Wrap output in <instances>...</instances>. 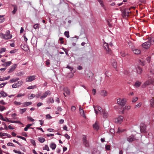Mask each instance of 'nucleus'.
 I'll return each instance as SVG.
<instances>
[{
    "mask_svg": "<svg viewBox=\"0 0 154 154\" xmlns=\"http://www.w3.org/2000/svg\"><path fill=\"white\" fill-rule=\"evenodd\" d=\"M113 45L112 43H109V45L107 43H105L103 45V47L105 53L107 54H111L112 53V51L109 46L112 47Z\"/></svg>",
    "mask_w": 154,
    "mask_h": 154,
    "instance_id": "nucleus-1",
    "label": "nucleus"
},
{
    "mask_svg": "<svg viewBox=\"0 0 154 154\" xmlns=\"http://www.w3.org/2000/svg\"><path fill=\"white\" fill-rule=\"evenodd\" d=\"M87 137L85 135H83L82 141L84 146L86 147H88L89 146L88 141L87 140Z\"/></svg>",
    "mask_w": 154,
    "mask_h": 154,
    "instance_id": "nucleus-2",
    "label": "nucleus"
},
{
    "mask_svg": "<svg viewBox=\"0 0 154 154\" xmlns=\"http://www.w3.org/2000/svg\"><path fill=\"white\" fill-rule=\"evenodd\" d=\"M117 103L122 107L124 106L126 103V100L125 99L119 98L117 100Z\"/></svg>",
    "mask_w": 154,
    "mask_h": 154,
    "instance_id": "nucleus-3",
    "label": "nucleus"
},
{
    "mask_svg": "<svg viewBox=\"0 0 154 154\" xmlns=\"http://www.w3.org/2000/svg\"><path fill=\"white\" fill-rule=\"evenodd\" d=\"M131 14V12L130 11H124L122 12V16L123 17L127 19Z\"/></svg>",
    "mask_w": 154,
    "mask_h": 154,
    "instance_id": "nucleus-4",
    "label": "nucleus"
},
{
    "mask_svg": "<svg viewBox=\"0 0 154 154\" xmlns=\"http://www.w3.org/2000/svg\"><path fill=\"white\" fill-rule=\"evenodd\" d=\"M123 119V117L122 116H120L118 118L115 119V122L120 124L122 122Z\"/></svg>",
    "mask_w": 154,
    "mask_h": 154,
    "instance_id": "nucleus-5",
    "label": "nucleus"
},
{
    "mask_svg": "<svg viewBox=\"0 0 154 154\" xmlns=\"http://www.w3.org/2000/svg\"><path fill=\"white\" fill-rule=\"evenodd\" d=\"M51 94V92L50 91L48 90L47 91L43 94V95L42 96L40 97V98L42 100L44 98L46 97L47 95H50Z\"/></svg>",
    "mask_w": 154,
    "mask_h": 154,
    "instance_id": "nucleus-6",
    "label": "nucleus"
},
{
    "mask_svg": "<svg viewBox=\"0 0 154 154\" xmlns=\"http://www.w3.org/2000/svg\"><path fill=\"white\" fill-rule=\"evenodd\" d=\"M150 45V43L148 41L147 42L143 43L142 46L144 48L146 49H148L149 48Z\"/></svg>",
    "mask_w": 154,
    "mask_h": 154,
    "instance_id": "nucleus-7",
    "label": "nucleus"
},
{
    "mask_svg": "<svg viewBox=\"0 0 154 154\" xmlns=\"http://www.w3.org/2000/svg\"><path fill=\"white\" fill-rule=\"evenodd\" d=\"M93 107L94 109V111L96 114H97L98 113V111L97 110H98L100 112V113H101V112H103V111L102 110L101 108L99 106H95L94 105L93 106Z\"/></svg>",
    "mask_w": 154,
    "mask_h": 154,
    "instance_id": "nucleus-8",
    "label": "nucleus"
},
{
    "mask_svg": "<svg viewBox=\"0 0 154 154\" xmlns=\"http://www.w3.org/2000/svg\"><path fill=\"white\" fill-rule=\"evenodd\" d=\"M151 79H149L146 81L142 85V88H145L146 86L151 84Z\"/></svg>",
    "mask_w": 154,
    "mask_h": 154,
    "instance_id": "nucleus-9",
    "label": "nucleus"
},
{
    "mask_svg": "<svg viewBox=\"0 0 154 154\" xmlns=\"http://www.w3.org/2000/svg\"><path fill=\"white\" fill-rule=\"evenodd\" d=\"M36 76L35 75H31L28 77L26 79V82H31L33 81L35 79V78Z\"/></svg>",
    "mask_w": 154,
    "mask_h": 154,
    "instance_id": "nucleus-10",
    "label": "nucleus"
},
{
    "mask_svg": "<svg viewBox=\"0 0 154 154\" xmlns=\"http://www.w3.org/2000/svg\"><path fill=\"white\" fill-rule=\"evenodd\" d=\"M146 130V125L144 123H141L140 125V130L141 132H144Z\"/></svg>",
    "mask_w": 154,
    "mask_h": 154,
    "instance_id": "nucleus-11",
    "label": "nucleus"
},
{
    "mask_svg": "<svg viewBox=\"0 0 154 154\" xmlns=\"http://www.w3.org/2000/svg\"><path fill=\"white\" fill-rule=\"evenodd\" d=\"M23 83V82L21 81H18L17 83L13 84L12 87L13 88H15L17 87H18L21 85Z\"/></svg>",
    "mask_w": 154,
    "mask_h": 154,
    "instance_id": "nucleus-12",
    "label": "nucleus"
},
{
    "mask_svg": "<svg viewBox=\"0 0 154 154\" xmlns=\"http://www.w3.org/2000/svg\"><path fill=\"white\" fill-rule=\"evenodd\" d=\"M100 95L103 97H105L108 94V92L105 90H101L100 92Z\"/></svg>",
    "mask_w": 154,
    "mask_h": 154,
    "instance_id": "nucleus-13",
    "label": "nucleus"
},
{
    "mask_svg": "<svg viewBox=\"0 0 154 154\" xmlns=\"http://www.w3.org/2000/svg\"><path fill=\"white\" fill-rule=\"evenodd\" d=\"M135 139L134 138L133 135H131L127 138V140L128 142H131L134 140Z\"/></svg>",
    "mask_w": 154,
    "mask_h": 154,
    "instance_id": "nucleus-14",
    "label": "nucleus"
},
{
    "mask_svg": "<svg viewBox=\"0 0 154 154\" xmlns=\"http://www.w3.org/2000/svg\"><path fill=\"white\" fill-rule=\"evenodd\" d=\"M146 60V59L145 58H142L140 60V63L141 65L144 66L145 64Z\"/></svg>",
    "mask_w": 154,
    "mask_h": 154,
    "instance_id": "nucleus-15",
    "label": "nucleus"
},
{
    "mask_svg": "<svg viewBox=\"0 0 154 154\" xmlns=\"http://www.w3.org/2000/svg\"><path fill=\"white\" fill-rule=\"evenodd\" d=\"M17 67V64H14L11 67L9 70L8 71V73L13 72Z\"/></svg>",
    "mask_w": 154,
    "mask_h": 154,
    "instance_id": "nucleus-16",
    "label": "nucleus"
},
{
    "mask_svg": "<svg viewBox=\"0 0 154 154\" xmlns=\"http://www.w3.org/2000/svg\"><path fill=\"white\" fill-rule=\"evenodd\" d=\"M94 74L91 72H90L87 74L88 79V80L92 79L93 77Z\"/></svg>",
    "mask_w": 154,
    "mask_h": 154,
    "instance_id": "nucleus-17",
    "label": "nucleus"
},
{
    "mask_svg": "<svg viewBox=\"0 0 154 154\" xmlns=\"http://www.w3.org/2000/svg\"><path fill=\"white\" fill-rule=\"evenodd\" d=\"M12 37V35L11 34L4 35L3 37L5 39H7L11 38Z\"/></svg>",
    "mask_w": 154,
    "mask_h": 154,
    "instance_id": "nucleus-18",
    "label": "nucleus"
},
{
    "mask_svg": "<svg viewBox=\"0 0 154 154\" xmlns=\"http://www.w3.org/2000/svg\"><path fill=\"white\" fill-rule=\"evenodd\" d=\"M112 66L114 68H116L117 67V63L116 62L114 59L112 60Z\"/></svg>",
    "mask_w": 154,
    "mask_h": 154,
    "instance_id": "nucleus-19",
    "label": "nucleus"
},
{
    "mask_svg": "<svg viewBox=\"0 0 154 154\" xmlns=\"http://www.w3.org/2000/svg\"><path fill=\"white\" fill-rule=\"evenodd\" d=\"M64 91L67 95H69L70 94L69 90L68 89V88L65 87L63 89Z\"/></svg>",
    "mask_w": 154,
    "mask_h": 154,
    "instance_id": "nucleus-20",
    "label": "nucleus"
},
{
    "mask_svg": "<svg viewBox=\"0 0 154 154\" xmlns=\"http://www.w3.org/2000/svg\"><path fill=\"white\" fill-rule=\"evenodd\" d=\"M132 51L134 54H139L141 52V51L140 50L137 49H132Z\"/></svg>",
    "mask_w": 154,
    "mask_h": 154,
    "instance_id": "nucleus-21",
    "label": "nucleus"
},
{
    "mask_svg": "<svg viewBox=\"0 0 154 154\" xmlns=\"http://www.w3.org/2000/svg\"><path fill=\"white\" fill-rule=\"evenodd\" d=\"M141 84V83L139 81H137L135 83L134 86H135L136 88H137Z\"/></svg>",
    "mask_w": 154,
    "mask_h": 154,
    "instance_id": "nucleus-22",
    "label": "nucleus"
},
{
    "mask_svg": "<svg viewBox=\"0 0 154 154\" xmlns=\"http://www.w3.org/2000/svg\"><path fill=\"white\" fill-rule=\"evenodd\" d=\"M12 6L14 7V10L12 11V13L14 14H15L17 10V7L16 5H12Z\"/></svg>",
    "mask_w": 154,
    "mask_h": 154,
    "instance_id": "nucleus-23",
    "label": "nucleus"
},
{
    "mask_svg": "<svg viewBox=\"0 0 154 154\" xmlns=\"http://www.w3.org/2000/svg\"><path fill=\"white\" fill-rule=\"evenodd\" d=\"M50 146L52 149H54L56 148V145L54 143H52L50 144Z\"/></svg>",
    "mask_w": 154,
    "mask_h": 154,
    "instance_id": "nucleus-24",
    "label": "nucleus"
},
{
    "mask_svg": "<svg viewBox=\"0 0 154 154\" xmlns=\"http://www.w3.org/2000/svg\"><path fill=\"white\" fill-rule=\"evenodd\" d=\"M19 79V78H15L11 79L9 81V82L10 83H13L15 82Z\"/></svg>",
    "mask_w": 154,
    "mask_h": 154,
    "instance_id": "nucleus-25",
    "label": "nucleus"
},
{
    "mask_svg": "<svg viewBox=\"0 0 154 154\" xmlns=\"http://www.w3.org/2000/svg\"><path fill=\"white\" fill-rule=\"evenodd\" d=\"M32 102H26L24 103V106H23L24 107H26V106H29L31 104H32Z\"/></svg>",
    "mask_w": 154,
    "mask_h": 154,
    "instance_id": "nucleus-26",
    "label": "nucleus"
},
{
    "mask_svg": "<svg viewBox=\"0 0 154 154\" xmlns=\"http://www.w3.org/2000/svg\"><path fill=\"white\" fill-rule=\"evenodd\" d=\"M48 101L47 103H53L54 102V100L52 97H49L48 98Z\"/></svg>",
    "mask_w": 154,
    "mask_h": 154,
    "instance_id": "nucleus-27",
    "label": "nucleus"
},
{
    "mask_svg": "<svg viewBox=\"0 0 154 154\" xmlns=\"http://www.w3.org/2000/svg\"><path fill=\"white\" fill-rule=\"evenodd\" d=\"M74 75L73 73L72 72H70L67 75V77L68 78H72L73 76Z\"/></svg>",
    "mask_w": 154,
    "mask_h": 154,
    "instance_id": "nucleus-28",
    "label": "nucleus"
},
{
    "mask_svg": "<svg viewBox=\"0 0 154 154\" xmlns=\"http://www.w3.org/2000/svg\"><path fill=\"white\" fill-rule=\"evenodd\" d=\"M103 117L104 118H106L108 117V113L106 112L105 110L104 111Z\"/></svg>",
    "mask_w": 154,
    "mask_h": 154,
    "instance_id": "nucleus-29",
    "label": "nucleus"
},
{
    "mask_svg": "<svg viewBox=\"0 0 154 154\" xmlns=\"http://www.w3.org/2000/svg\"><path fill=\"white\" fill-rule=\"evenodd\" d=\"M137 73L139 74H141L142 70V68L140 67L139 66H138L137 68Z\"/></svg>",
    "mask_w": 154,
    "mask_h": 154,
    "instance_id": "nucleus-30",
    "label": "nucleus"
},
{
    "mask_svg": "<svg viewBox=\"0 0 154 154\" xmlns=\"http://www.w3.org/2000/svg\"><path fill=\"white\" fill-rule=\"evenodd\" d=\"M150 102L151 106L152 107H154V100L153 98L150 100Z\"/></svg>",
    "mask_w": 154,
    "mask_h": 154,
    "instance_id": "nucleus-31",
    "label": "nucleus"
},
{
    "mask_svg": "<svg viewBox=\"0 0 154 154\" xmlns=\"http://www.w3.org/2000/svg\"><path fill=\"white\" fill-rule=\"evenodd\" d=\"M11 61L7 62L3 64L4 66H9L11 64Z\"/></svg>",
    "mask_w": 154,
    "mask_h": 154,
    "instance_id": "nucleus-32",
    "label": "nucleus"
},
{
    "mask_svg": "<svg viewBox=\"0 0 154 154\" xmlns=\"http://www.w3.org/2000/svg\"><path fill=\"white\" fill-rule=\"evenodd\" d=\"M38 140L42 143H43L45 140L44 138L41 137L38 138Z\"/></svg>",
    "mask_w": 154,
    "mask_h": 154,
    "instance_id": "nucleus-33",
    "label": "nucleus"
},
{
    "mask_svg": "<svg viewBox=\"0 0 154 154\" xmlns=\"http://www.w3.org/2000/svg\"><path fill=\"white\" fill-rule=\"evenodd\" d=\"M93 127L94 129H96L97 130L98 129L99 126L97 122H96L95 124L93 125Z\"/></svg>",
    "mask_w": 154,
    "mask_h": 154,
    "instance_id": "nucleus-34",
    "label": "nucleus"
},
{
    "mask_svg": "<svg viewBox=\"0 0 154 154\" xmlns=\"http://www.w3.org/2000/svg\"><path fill=\"white\" fill-rule=\"evenodd\" d=\"M1 95L2 96V97H5L7 96V94L4 91H1Z\"/></svg>",
    "mask_w": 154,
    "mask_h": 154,
    "instance_id": "nucleus-35",
    "label": "nucleus"
},
{
    "mask_svg": "<svg viewBox=\"0 0 154 154\" xmlns=\"http://www.w3.org/2000/svg\"><path fill=\"white\" fill-rule=\"evenodd\" d=\"M4 16L0 15V23L3 22L5 20V19L3 17Z\"/></svg>",
    "mask_w": 154,
    "mask_h": 154,
    "instance_id": "nucleus-36",
    "label": "nucleus"
},
{
    "mask_svg": "<svg viewBox=\"0 0 154 154\" xmlns=\"http://www.w3.org/2000/svg\"><path fill=\"white\" fill-rule=\"evenodd\" d=\"M150 45H153L154 44V38H151L149 41Z\"/></svg>",
    "mask_w": 154,
    "mask_h": 154,
    "instance_id": "nucleus-37",
    "label": "nucleus"
},
{
    "mask_svg": "<svg viewBox=\"0 0 154 154\" xmlns=\"http://www.w3.org/2000/svg\"><path fill=\"white\" fill-rule=\"evenodd\" d=\"M7 119L8 120V122H11V123H20V122L19 121H11V120H9V119H8V118H7Z\"/></svg>",
    "mask_w": 154,
    "mask_h": 154,
    "instance_id": "nucleus-38",
    "label": "nucleus"
},
{
    "mask_svg": "<svg viewBox=\"0 0 154 154\" xmlns=\"http://www.w3.org/2000/svg\"><path fill=\"white\" fill-rule=\"evenodd\" d=\"M27 109L26 108L24 109H20V112L21 114H23L24 112H25Z\"/></svg>",
    "mask_w": 154,
    "mask_h": 154,
    "instance_id": "nucleus-39",
    "label": "nucleus"
},
{
    "mask_svg": "<svg viewBox=\"0 0 154 154\" xmlns=\"http://www.w3.org/2000/svg\"><path fill=\"white\" fill-rule=\"evenodd\" d=\"M43 150H46L48 151H49V147L47 145H45V147H43Z\"/></svg>",
    "mask_w": 154,
    "mask_h": 154,
    "instance_id": "nucleus-40",
    "label": "nucleus"
},
{
    "mask_svg": "<svg viewBox=\"0 0 154 154\" xmlns=\"http://www.w3.org/2000/svg\"><path fill=\"white\" fill-rule=\"evenodd\" d=\"M125 131V129H121L120 128H119L118 129V131H117L118 133H119Z\"/></svg>",
    "mask_w": 154,
    "mask_h": 154,
    "instance_id": "nucleus-41",
    "label": "nucleus"
},
{
    "mask_svg": "<svg viewBox=\"0 0 154 154\" xmlns=\"http://www.w3.org/2000/svg\"><path fill=\"white\" fill-rule=\"evenodd\" d=\"M64 35L67 38H68L69 37V31H65L64 32Z\"/></svg>",
    "mask_w": 154,
    "mask_h": 154,
    "instance_id": "nucleus-42",
    "label": "nucleus"
},
{
    "mask_svg": "<svg viewBox=\"0 0 154 154\" xmlns=\"http://www.w3.org/2000/svg\"><path fill=\"white\" fill-rule=\"evenodd\" d=\"M36 88V86L35 85H34L33 86H29L27 87V88L28 89H33L34 88Z\"/></svg>",
    "mask_w": 154,
    "mask_h": 154,
    "instance_id": "nucleus-43",
    "label": "nucleus"
},
{
    "mask_svg": "<svg viewBox=\"0 0 154 154\" xmlns=\"http://www.w3.org/2000/svg\"><path fill=\"white\" fill-rule=\"evenodd\" d=\"M6 50V48H1L0 50V54H2L3 52H5V51Z\"/></svg>",
    "mask_w": 154,
    "mask_h": 154,
    "instance_id": "nucleus-44",
    "label": "nucleus"
},
{
    "mask_svg": "<svg viewBox=\"0 0 154 154\" xmlns=\"http://www.w3.org/2000/svg\"><path fill=\"white\" fill-rule=\"evenodd\" d=\"M39 27L38 24H35L33 26V28L35 29L39 28Z\"/></svg>",
    "mask_w": 154,
    "mask_h": 154,
    "instance_id": "nucleus-45",
    "label": "nucleus"
},
{
    "mask_svg": "<svg viewBox=\"0 0 154 154\" xmlns=\"http://www.w3.org/2000/svg\"><path fill=\"white\" fill-rule=\"evenodd\" d=\"M80 114L81 116L83 117H85V115L83 110H82V111L80 112Z\"/></svg>",
    "mask_w": 154,
    "mask_h": 154,
    "instance_id": "nucleus-46",
    "label": "nucleus"
},
{
    "mask_svg": "<svg viewBox=\"0 0 154 154\" xmlns=\"http://www.w3.org/2000/svg\"><path fill=\"white\" fill-rule=\"evenodd\" d=\"M110 146L109 145H106L105 146L106 149L107 150H110Z\"/></svg>",
    "mask_w": 154,
    "mask_h": 154,
    "instance_id": "nucleus-47",
    "label": "nucleus"
},
{
    "mask_svg": "<svg viewBox=\"0 0 154 154\" xmlns=\"http://www.w3.org/2000/svg\"><path fill=\"white\" fill-rule=\"evenodd\" d=\"M5 109V106H3L0 105V110L1 111H3Z\"/></svg>",
    "mask_w": 154,
    "mask_h": 154,
    "instance_id": "nucleus-48",
    "label": "nucleus"
},
{
    "mask_svg": "<svg viewBox=\"0 0 154 154\" xmlns=\"http://www.w3.org/2000/svg\"><path fill=\"white\" fill-rule=\"evenodd\" d=\"M131 108V107L130 106H125L123 108V110H124L125 109H127L128 110L130 109Z\"/></svg>",
    "mask_w": 154,
    "mask_h": 154,
    "instance_id": "nucleus-49",
    "label": "nucleus"
},
{
    "mask_svg": "<svg viewBox=\"0 0 154 154\" xmlns=\"http://www.w3.org/2000/svg\"><path fill=\"white\" fill-rule=\"evenodd\" d=\"M149 72L152 74H154V69L151 68L149 70Z\"/></svg>",
    "mask_w": 154,
    "mask_h": 154,
    "instance_id": "nucleus-50",
    "label": "nucleus"
},
{
    "mask_svg": "<svg viewBox=\"0 0 154 154\" xmlns=\"http://www.w3.org/2000/svg\"><path fill=\"white\" fill-rule=\"evenodd\" d=\"M31 143H32V144L33 146H36L35 143V141L34 140H33V139L31 140Z\"/></svg>",
    "mask_w": 154,
    "mask_h": 154,
    "instance_id": "nucleus-51",
    "label": "nucleus"
},
{
    "mask_svg": "<svg viewBox=\"0 0 154 154\" xmlns=\"http://www.w3.org/2000/svg\"><path fill=\"white\" fill-rule=\"evenodd\" d=\"M71 109L72 111H74L76 109V108L75 106H71Z\"/></svg>",
    "mask_w": 154,
    "mask_h": 154,
    "instance_id": "nucleus-52",
    "label": "nucleus"
},
{
    "mask_svg": "<svg viewBox=\"0 0 154 154\" xmlns=\"http://www.w3.org/2000/svg\"><path fill=\"white\" fill-rule=\"evenodd\" d=\"M138 99V98L137 97H134L133 98L132 102H135Z\"/></svg>",
    "mask_w": 154,
    "mask_h": 154,
    "instance_id": "nucleus-53",
    "label": "nucleus"
},
{
    "mask_svg": "<svg viewBox=\"0 0 154 154\" xmlns=\"http://www.w3.org/2000/svg\"><path fill=\"white\" fill-rule=\"evenodd\" d=\"M142 104V103H139L138 104L136 105L135 106V108H137V107H140Z\"/></svg>",
    "mask_w": 154,
    "mask_h": 154,
    "instance_id": "nucleus-54",
    "label": "nucleus"
},
{
    "mask_svg": "<svg viewBox=\"0 0 154 154\" xmlns=\"http://www.w3.org/2000/svg\"><path fill=\"white\" fill-rule=\"evenodd\" d=\"M15 104L16 105H20L21 104V103L20 102H17L15 101L14 102Z\"/></svg>",
    "mask_w": 154,
    "mask_h": 154,
    "instance_id": "nucleus-55",
    "label": "nucleus"
},
{
    "mask_svg": "<svg viewBox=\"0 0 154 154\" xmlns=\"http://www.w3.org/2000/svg\"><path fill=\"white\" fill-rule=\"evenodd\" d=\"M7 145L8 146H14V144L13 143H10V142L8 143H7Z\"/></svg>",
    "mask_w": 154,
    "mask_h": 154,
    "instance_id": "nucleus-56",
    "label": "nucleus"
},
{
    "mask_svg": "<svg viewBox=\"0 0 154 154\" xmlns=\"http://www.w3.org/2000/svg\"><path fill=\"white\" fill-rule=\"evenodd\" d=\"M120 54H121V55L122 56V57H125V52L124 51H121L120 53Z\"/></svg>",
    "mask_w": 154,
    "mask_h": 154,
    "instance_id": "nucleus-57",
    "label": "nucleus"
},
{
    "mask_svg": "<svg viewBox=\"0 0 154 154\" xmlns=\"http://www.w3.org/2000/svg\"><path fill=\"white\" fill-rule=\"evenodd\" d=\"M17 49H14V50L11 51L10 52V53L11 54L14 53H16L17 52Z\"/></svg>",
    "mask_w": 154,
    "mask_h": 154,
    "instance_id": "nucleus-58",
    "label": "nucleus"
},
{
    "mask_svg": "<svg viewBox=\"0 0 154 154\" xmlns=\"http://www.w3.org/2000/svg\"><path fill=\"white\" fill-rule=\"evenodd\" d=\"M66 68L69 69L71 71L73 69V68L71 66H69V65H67L66 66Z\"/></svg>",
    "mask_w": 154,
    "mask_h": 154,
    "instance_id": "nucleus-59",
    "label": "nucleus"
},
{
    "mask_svg": "<svg viewBox=\"0 0 154 154\" xmlns=\"http://www.w3.org/2000/svg\"><path fill=\"white\" fill-rule=\"evenodd\" d=\"M64 136L68 139H69L70 138V136L67 134H66L64 135Z\"/></svg>",
    "mask_w": 154,
    "mask_h": 154,
    "instance_id": "nucleus-60",
    "label": "nucleus"
},
{
    "mask_svg": "<svg viewBox=\"0 0 154 154\" xmlns=\"http://www.w3.org/2000/svg\"><path fill=\"white\" fill-rule=\"evenodd\" d=\"M63 38H59V40L60 41V43L63 44L64 43V41H63Z\"/></svg>",
    "mask_w": 154,
    "mask_h": 154,
    "instance_id": "nucleus-61",
    "label": "nucleus"
},
{
    "mask_svg": "<svg viewBox=\"0 0 154 154\" xmlns=\"http://www.w3.org/2000/svg\"><path fill=\"white\" fill-rule=\"evenodd\" d=\"M8 134L5 133H2V136H8Z\"/></svg>",
    "mask_w": 154,
    "mask_h": 154,
    "instance_id": "nucleus-62",
    "label": "nucleus"
},
{
    "mask_svg": "<svg viewBox=\"0 0 154 154\" xmlns=\"http://www.w3.org/2000/svg\"><path fill=\"white\" fill-rule=\"evenodd\" d=\"M96 92V91L95 89H93L92 90V93H93V95H95V94Z\"/></svg>",
    "mask_w": 154,
    "mask_h": 154,
    "instance_id": "nucleus-63",
    "label": "nucleus"
},
{
    "mask_svg": "<svg viewBox=\"0 0 154 154\" xmlns=\"http://www.w3.org/2000/svg\"><path fill=\"white\" fill-rule=\"evenodd\" d=\"M27 118L28 119H29L31 121H33L34 120L32 118H31L30 116H28Z\"/></svg>",
    "mask_w": 154,
    "mask_h": 154,
    "instance_id": "nucleus-64",
    "label": "nucleus"
}]
</instances>
